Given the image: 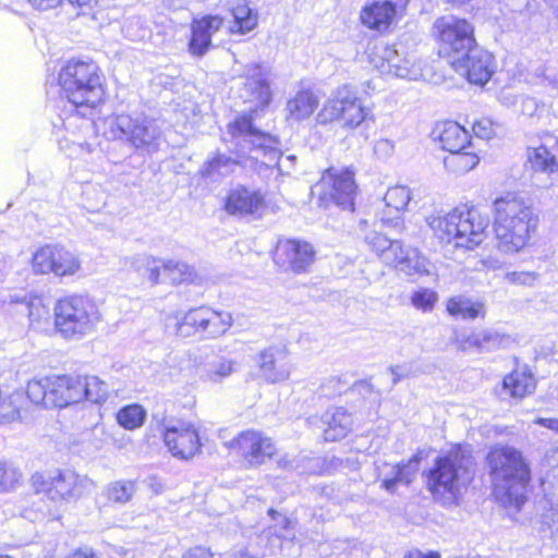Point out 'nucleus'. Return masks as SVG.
I'll use <instances>...</instances> for the list:
<instances>
[{
  "instance_id": "obj_54",
  "label": "nucleus",
  "mask_w": 558,
  "mask_h": 558,
  "mask_svg": "<svg viewBox=\"0 0 558 558\" xmlns=\"http://www.w3.org/2000/svg\"><path fill=\"white\" fill-rule=\"evenodd\" d=\"M60 145L62 149H68L70 157H83L84 155L92 154L94 150L93 146L88 143H76L73 141L69 147L63 146L62 143Z\"/></svg>"
},
{
  "instance_id": "obj_7",
  "label": "nucleus",
  "mask_w": 558,
  "mask_h": 558,
  "mask_svg": "<svg viewBox=\"0 0 558 558\" xmlns=\"http://www.w3.org/2000/svg\"><path fill=\"white\" fill-rule=\"evenodd\" d=\"M53 316L56 331L70 341L82 340L94 333L101 322L97 304L80 294L60 299L54 305Z\"/></svg>"
},
{
  "instance_id": "obj_30",
  "label": "nucleus",
  "mask_w": 558,
  "mask_h": 558,
  "mask_svg": "<svg viewBox=\"0 0 558 558\" xmlns=\"http://www.w3.org/2000/svg\"><path fill=\"white\" fill-rule=\"evenodd\" d=\"M509 338L496 330L484 329L471 333L462 342L463 350L476 349L480 351H493L504 347Z\"/></svg>"
},
{
  "instance_id": "obj_49",
  "label": "nucleus",
  "mask_w": 558,
  "mask_h": 558,
  "mask_svg": "<svg viewBox=\"0 0 558 558\" xmlns=\"http://www.w3.org/2000/svg\"><path fill=\"white\" fill-rule=\"evenodd\" d=\"M233 372L231 361L220 360L206 368L205 377L207 380L218 383L228 377Z\"/></svg>"
},
{
  "instance_id": "obj_60",
  "label": "nucleus",
  "mask_w": 558,
  "mask_h": 558,
  "mask_svg": "<svg viewBox=\"0 0 558 558\" xmlns=\"http://www.w3.org/2000/svg\"><path fill=\"white\" fill-rule=\"evenodd\" d=\"M268 514L274 519V520H278V523L281 525L282 529H287L290 524V521L287 517L280 514L279 512H277L276 510L274 509H269L268 510Z\"/></svg>"
},
{
  "instance_id": "obj_22",
  "label": "nucleus",
  "mask_w": 558,
  "mask_h": 558,
  "mask_svg": "<svg viewBox=\"0 0 558 558\" xmlns=\"http://www.w3.org/2000/svg\"><path fill=\"white\" fill-rule=\"evenodd\" d=\"M383 73L393 74L400 78L417 81L423 78L422 66L420 62H415L410 58L399 59V53L392 47H385L380 54Z\"/></svg>"
},
{
  "instance_id": "obj_39",
  "label": "nucleus",
  "mask_w": 558,
  "mask_h": 558,
  "mask_svg": "<svg viewBox=\"0 0 558 558\" xmlns=\"http://www.w3.org/2000/svg\"><path fill=\"white\" fill-rule=\"evenodd\" d=\"M276 210L277 206L259 192H254L250 196H246V222L250 221V217L252 219H260L276 213Z\"/></svg>"
},
{
  "instance_id": "obj_56",
  "label": "nucleus",
  "mask_w": 558,
  "mask_h": 558,
  "mask_svg": "<svg viewBox=\"0 0 558 558\" xmlns=\"http://www.w3.org/2000/svg\"><path fill=\"white\" fill-rule=\"evenodd\" d=\"M27 2L36 10L46 11L57 8L62 0H27Z\"/></svg>"
},
{
  "instance_id": "obj_9",
  "label": "nucleus",
  "mask_w": 558,
  "mask_h": 558,
  "mask_svg": "<svg viewBox=\"0 0 558 558\" xmlns=\"http://www.w3.org/2000/svg\"><path fill=\"white\" fill-rule=\"evenodd\" d=\"M312 194L317 197V204L320 207L327 208L336 205L343 209L353 210L356 194L354 173L349 169L329 168L312 187Z\"/></svg>"
},
{
  "instance_id": "obj_15",
  "label": "nucleus",
  "mask_w": 558,
  "mask_h": 558,
  "mask_svg": "<svg viewBox=\"0 0 558 558\" xmlns=\"http://www.w3.org/2000/svg\"><path fill=\"white\" fill-rule=\"evenodd\" d=\"M33 269L36 274H53L57 277H70L81 269L76 254L60 245H45L33 255Z\"/></svg>"
},
{
  "instance_id": "obj_28",
  "label": "nucleus",
  "mask_w": 558,
  "mask_h": 558,
  "mask_svg": "<svg viewBox=\"0 0 558 558\" xmlns=\"http://www.w3.org/2000/svg\"><path fill=\"white\" fill-rule=\"evenodd\" d=\"M439 141L442 149L448 153L470 149L472 147L469 132L453 121L444 122L440 126Z\"/></svg>"
},
{
  "instance_id": "obj_10",
  "label": "nucleus",
  "mask_w": 558,
  "mask_h": 558,
  "mask_svg": "<svg viewBox=\"0 0 558 558\" xmlns=\"http://www.w3.org/2000/svg\"><path fill=\"white\" fill-rule=\"evenodd\" d=\"M369 114V109L362 105L356 93L344 85L339 87L324 104L316 119L320 124L339 120L343 128L355 129L364 122Z\"/></svg>"
},
{
  "instance_id": "obj_31",
  "label": "nucleus",
  "mask_w": 558,
  "mask_h": 558,
  "mask_svg": "<svg viewBox=\"0 0 558 558\" xmlns=\"http://www.w3.org/2000/svg\"><path fill=\"white\" fill-rule=\"evenodd\" d=\"M535 389V379L531 373L515 369L502 380V392L515 399L531 395Z\"/></svg>"
},
{
  "instance_id": "obj_57",
  "label": "nucleus",
  "mask_w": 558,
  "mask_h": 558,
  "mask_svg": "<svg viewBox=\"0 0 558 558\" xmlns=\"http://www.w3.org/2000/svg\"><path fill=\"white\" fill-rule=\"evenodd\" d=\"M502 267L501 263L495 258L480 259L475 265V270H497Z\"/></svg>"
},
{
  "instance_id": "obj_48",
  "label": "nucleus",
  "mask_w": 558,
  "mask_h": 558,
  "mask_svg": "<svg viewBox=\"0 0 558 558\" xmlns=\"http://www.w3.org/2000/svg\"><path fill=\"white\" fill-rule=\"evenodd\" d=\"M438 301V294L427 288L415 291L411 296L412 305L423 312H430L436 302Z\"/></svg>"
},
{
  "instance_id": "obj_62",
  "label": "nucleus",
  "mask_w": 558,
  "mask_h": 558,
  "mask_svg": "<svg viewBox=\"0 0 558 558\" xmlns=\"http://www.w3.org/2000/svg\"><path fill=\"white\" fill-rule=\"evenodd\" d=\"M66 558H98L90 549H80Z\"/></svg>"
},
{
  "instance_id": "obj_23",
  "label": "nucleus",
  "mask_w": 558,
  "mask_h": 558,
  "mask_svg": "<svg viewBox=\"0 0 558 558\" xmlns=\"http://www.w3.org/2000/svg\"><path fill=\"white\" fill-rule=\"evenodd\" d=\"M134 128L131 146L146 153L156 151L161 138V130L157 122L144 113H137V123Z\"/></svg>"
},
{
  "instance_id": "obj_14",
  "label": "nucleus",
  "mask_w": 558,
  "mask_h": 558,
  "mask_svg": "<svg viewBox=\"0 0 558 558\" xmlns=\"http://www.w3.org/2000/svg\"><path fill=\"white\" fill-rule=\"evenodd\" d=\"M162 439L171 456L181 461H190L202 451L199 433L192 422L177 421L166 425Z\"/></svg>"
},
{
  "instance_id": "obj_46",
  "label": "nucleus",
  "mask_w": 558,
  "mask_h": 558,
  "mask_svg": "<svg viewBox=\"0 0 558 558\" xmlns=\"http://www.w3.org/2000/svg\"><path fill=\"white\" fill-rule=\"evenodd\" d=\"M22 472L12 463L0 462V492L14 489L21 482Z\"/></svg>"
},
{
  "instance_id": "obj_24",
  "label": "nucleus",
  "mask_w": 558,
  "mask_h": 558,
  "mask_svg": "<svg viewBox=\"0 0 558 558\" xmlns=\"http://www.w3.org/2000/svg\"><path fill=\"white\" fill-rule=\"evenodd\" d=\"M137 113L112 114L105 118L98 126L102 130L104 136L109 140H122L132 144L133 132L137 123Z\"/></svg>"
},
{
  "instance_id": "obj_5",
  "label": "nucleus",
  "mask_w": 558,
  "mask_h": 558,
  "mask_svg": "<svg viewBox=\"0 0 558 558\" xmlns=\"http://www.w3.org/2000/svg\"><path fill=\"white\" fill-rule=\"evenodd\" d=\"M426 221L442 242L473 250L485 238L488 222L475 208L458 207L445 216H429Z\"/></svg>"
},
{
  "instance_id": "obj_11",
  "label": "nucleus",
  "mask_w": 558,
  "mask_h": 558,
  "mask_svg": "<svg viewBox=\"0 0 558 558\" xmlns=\"http://www.w3.org/2000/svg\"><path fill=\"white\" fill-rule=\"evenodd\" d=\"M31 481L37 493H45L51 500H75L94 487L89 478L70 470L57 471L49 476L37 472Z\"/></svg>"
},
{
  "instance_id": "obj_25",
  "label": "nucleus",
  "mask_w": 558,
  "mask_h": 558,
  "mask_svg": "<svg viewBox=\"0 0 558 558\" xmlns=\"http://www.w3.org/2000/svg\"><path fill=\"white\" fill-rule=\"evenodd\" d=\"M411 199L410 191L405 186H393L390 187L384 197L386 207L396 211V216H389L384 213L380 218L383 226L401 231L403 229V221L400 217V213L408 206Z\"/></svg>"
},
{
  "instance_id": "obj_37",
  "label": "nucleus",
  "mask_w": 558,
  "mask_h": 558,
  "mask_svg": "<svg viewBox=\"0 0 558 558\" xmlns=\"http://www.w3.org/2000/svg\"><path fill=\"white\" fill-rule=\"evenodd\" d=\"M447 311L451 316L474 319L484 314V306L482 303L473 302L464 296H454L448 301Z\"/></svg>"
},
{
  "instance_id": "obj_32",
  "label": "nucleus",
  "mask_w": 558,
  "mask_h": 558,
  "mask_svg": "<svg viewBox=\"0 0 558 558\" xmlns=\"http://www.w3.org/2000/svg\"><path fill=\"white\" fill-rule=\"evenodd\" d=\"M418 462L420 459L417 457H413L407 462L393 465L391 468V474L383 480L381 487L393 493L397 484L409 485L418 470Z\"/></svg>"
},
{
  "instance_id": "obj_36",
  "label": "nucleus",
  "mask_w": 558,
  "mask_h": 558,
  "mask_svg": "<svg viewBox=\"0 0 558 558\" xmlns=\"http://www.w3.org/2000/svg\"><path fill=\"white\" fill-rule=\"evenodd\" d=\"M82 400L86 399L94 403L105 402L110 395L109 385L97 376L81 377Z\"/></svg>"
},
{
  "instance_id": "obj_16",
  "label": "nucleus",
  "mask_w": 558,
  "mask_h": 558,
  "mask_svg": "<svg viewBox=\"0 0 558 558\" xmlns=\"http://www.w3.org/2000/svg\"><path fill=\"white\" fill-rule=\"evenodd\" d=\"M429 0H386L374 2L365 7L361 12V21L368 28L378 32L386 31L392 23L397 14H401L409 7H414L420 13L426 10V3Z\"/></svg>"
},
{
  "instance_id": "obj_42",
  "label": "nucleus",
  "mask_w": 558,
  "mask_h": 558,
  "mask_svg": "<svg viewBox=\"0 0 558 558\" xmlns=\"http://www.w3.org/2000/svg\"><path fill=\"white\" fill-rule=\"evenodd\" d=\"M145 417L146 411L140 404L126 405L117 413V421L119 425L130 430L142 426Z\"/></svg>"
},
{
  "instance_id": "obj_50",
  "label": "nucleus",
  "mask_w": 558,
  "mask_h": 558,
  "mask_svg": "<svg viewBox=\"0 0 558 558\" xmlns=\"http://www.w3.org/2000/svg\"><path fill=\"white\" fill-rule=\"evenodd\" d=\"M244 430H233L232 428H222L219 430V438L225 447L230 451L240 450L242 447V438Z\"/></svg>"
},
{
  "instance_id": "obj_3",
  "label": "nucleus",
  "mask_w": 558,
  "mask_h": 558,
  "mask_svg": "<svg viewBox=\"0 0 558 558\" xmlns=\"http://www.w3.org/2000/svg\"><path fill=\"white\" fill-rule=\"evenodd\" d=\"M493 207L497 248L506 254L520 252L536 230L538 215L532 206L512 194L495 199Z\"/></svg>"
},
{
  "instance_id": "obj_21",
  "label": "nucleus",
  "mask_w": 558,
  "mask_h": 558,
  "mask_svg": "<svg viewBox=\"0 0 558 558\" xmlns=\"http://www.w3.org/2000/svg\"><path fill=\"white\" fill-rule=\"evenodd\" d=\"M219 15H205L194 19L191 23V39L189 51L196 57H203L211 47V37L222 26Z\"/></svg>"
},
{
  "instance_id": "obj_26",
  "label": "nucleus",
  "mask_w": 558,
  "mask_h": 558,
  "mask_svg": "<svg viewBox=\"0 0 558 558\" xmlns=\"http://www.w3.org/2000/svg\"><path fill=\"white\" fill-rule=\"evenodd\" d=\"M322 420L326 425L324 428V438L327 441H337L344 438L352 429L353 425L351 414L343 408L327 410Z\"/></svg>"
},
{
  "instance_id": "obj_41",
  "label": "nucleus",
  "mask_w": 558,
  "mask_h": 558,
  "mask_svg": "<svg viewBox=\"0 0 558 558\" xmlns=\"http://www.w3.org/2000/svg\"><path fill=\"white\" fill-rule=\"evenodd\" d=\"M222 138L228 145L229 150L241 157L244 148V117H238L233 122L229 123Z\"/></svg>"
},
{
  "instance_id": "obj_20",
  "label": "nucleus",
  "mask_w": 558,
  "mask_h": 558,
  "mask_svg": "<svg viewBox=\"0 0 558 558\" xmlns=\"http://www.w3.org/2000/svg\"><path fill=\"white\" fill-rule=\"evenodd\" d=\"M82 388L81 376H49L48 407L65 408L82 401Z\"/></svg>"
},
{
  "instance_id": "obj_58",
  "label": "nucleus",
  "mask_w": 558,
  "mask_h": 558,
  "mask_svg": "<svg viewBox=\"0 0 558 558\" xmlns=\"http://www.w3.org/2000/svg\"><path fill=\"white\" fill-rule=\"evenodd\" d=\"M182 558H213V554L205 547L196 546L184 553Z\"/></svg>"
},
{
  "instance_id": "obj_43",
  "label": "nucleus",
  "mask_w": 558,
  "mask_h": 558,
  "mask_svg": "<svg viewBox=\"0 0 558 558\" xmlns=\"http://www.w3.org/2000/svg\"><path fill=\"white\" fill-rule=\"evenodd\" d=\"M162 270L173 283L193 281L194 268L183 262L168 259L162 264Z\"/></svg>"
},
{
  "instance_id": "obj_38",
  "label": "nucleus",
  "mask_w": 558,
  "mask_h": 558,
  "mask_svg": "<svg viewBox=\"0 0 558 558\" xmlns=\"http://www.w3.org/2000/svg\"><path fill=\"white\" fill-rule=\"evenodd\" d=\"M166 260L150 255H137L132 262L133 268L143 277H146L153 284L160 280L162 264Z\"/></svg>"
},
{
  "instance_id": "obj_27",
  "label": "nucleus",
  "mask_w": 558,
  "mask_h": 558,
  "mask_svg": "<svg viewBox=\"0 0 558 558\" xmlns=\"http://www.w3.org/2000/svg\"><path fill=\"white\" fill-rule=\"evenodd\" d=\"M276 452L275 444L260 432H246V464L257 466L265 463Z\"/></svg>"
},
{
  "instance_id": "obj_40",
  "label": "nucleus",
  "mask_w": 558,
  "mask_h": 558,
  "mask_svg": "<svg viewBox=\"0 0 558 558\" xmlns=\"http://www.w3.org/2000/svg\"><path fill=\"white\" fill-rule=\"evenodd\" d=\"M529 160L536 171L554 173L558 171V161L556 156L544 145L532 150Z\"/></svg>"
},
{
  "instance_id": "obj_18",
  "label": "nucleus",
  "mask_w": 558,
  "mask_h": 558,
  "mask_svg": "<svg viewBox=\"0 0 558 558\" xmlns=\"http://www.w3.org/2000/svg\"><path fill=\"white\" fill-rule=\"evenodd\" d=\"M256 376L267 383L276 384L290 377L292 364L286 350L270 347L254 357Z\"/></svg>"
},
{
  "instance_id": "obj_55",
  "label": "nucleus",
  "mask_w": 558,
  "mask_h": 558,
  "mask_svg": "<svg viewBox=\"0 0 558 558\" xmlns=\"http://www.w3.org/2000/svg\"><path fill=\"white\" fill-rule=\"evenodd\" d=\"M395 150V143L388 138H380L375 143L374 151L380 157H388Z\"/></svg>"
},
{
  "instance_id": "obj_52",
  "label": "nucleus",
  "mask_w": 558,
  "mask_h": 558,
  "mask_svg": "<svg viewBox=\"0 0 558 558\" xmlns=\"http://www.w3.org/2000/svg\"><path fill=\"white\" fill-rule=\"evenodd\" d=\"M505 279L514 284L533 286L537 279L536 272L531 271H509Z\"/></svg>"
},
{
  "instance_id": "obj_64",
  "label": "nucleus",
  "mask_w": 558,
  "mask_h": 558,
  "mask_svg": "<svg viewBox=\"0 0 558 558\" xmlns=\"http://www.w3.org/2000/svg\"><path fill=\"white\" fill-rule=\"evenodd\" d=\"M389 371L392 375V385L396 386L404 375L401 373L400 366H391Z\"/></svg>"
},
{
  "instance_id": "obj_1",
  "label": "nucleus",
  "mask_w": 558,
  "mask_h": 558,
  "mask_svg": "<svg viewBox=\"0 0 558 558\" xmlns=\"http://www.w3.org/2000/svg\"><path fill=\"white\" fill-rule=\"evenodd\" d=\"M272 73L268 64L256 63L246 73V161L258 172L279 167L281 153L278 141L268 132L256 129L252 120L259 117L271 102Z\"/></svg>"
},
{
  "instance_id": "obj_19",
  "label": "nucleus",
  "mask_w": 558,
  "mask_h": 558,
  "mask_svg": "<svg viewBox=\"0 0 558 558\" xmlns=\"http://www.w3.org/2000/svg\"><path fill=\"white\" fill-rule=\"evenodd\" d=\"M385 264L409 277L429 275L432 266L417 248L404 247L401 242L386 253Z\"/></svg>"
},
{
  "instance_id": "obj_47",
  "label": "nucleus",
  "mask_w": 558,
  "mask_h": 558,
  "mask_svg": "<svg viewBox=\"0 0 558 558\" xmlns=\"http://www.w3.org/2000/svg\"><path fill=\"white\" fill-rule=\"evenodd\" d=\"M366 243L381 257L385 263L386 253L392 251L396 244H400L398 240H390L380 232L373 231L365 236Z\"/></svg>"
},
{
  "instance_id": "obj_63",
  "label": "nucleus",
  "mask_w": 558,
  "mask_h": 558,
  "mask_svg": "<svg viewBox=\"0 0 558 558\" xmlns=\"http://www.w3.org/2000/svg\"><path fill=\"white\" fill-rule=\"evenodd\" d=\"M403 558H440L437 553L423 554L418 550L410 551Z\"/></svg>"
},
{
  "instance_id": "obj_45",
  "label": "nucleus",
  "mask_w": 558,
  "mask_h": 558,
  "mask_svg": "<svg viewBox=\"0 0 558 558\" xmlns=\"http://www.w3.org/2000/svg\"><path fill=\"white\" fill-rule=\"evenodd\" d=\"M135 493V483L132 481H117L108 485L106 495L110 501L128 502Z\"/></svg>"
},
{
  "instance_id": "obj_33",
  "label": "nucleus",
  "mask_w": 558,
  "mask_h": 558,
  "mask_svg": "<svg viewBox=\"0 0 558 558\" xmlns=\"http://www.w3.org/2000/svg\"><path fill=\"white\" fill-rule=\"evenodd\" d=\"M239 163L236 159L218 154L203 166L201 173L205 179L217 182L232 173Z\"/></svg>"
},
{
  "instance_id": "obj_4",
  "label": "nucleus",
  "mask_w": 558,
  "mask_h": 558,
  "mask_svg": "<svg viewBox=\"0 0 558 558\" xmlns=\"http://www.w3.org/2000/svg\"><path fill=\"white\" fill-rule=\"evenodd\" d=\"M59 85L63 96L73 107L75 114L68 117L63 124L68 129L72 120L88 117L104 99L98 66L94 62L70 60L59 73Z\"/></svg>"
},
{
  "instance_id": "obj_8",
  "label": "nucleus",
  "mask_w": 558,
  "mask_h": 558,
  "mask_svg": "<svg viewBox=\"0 0 558 558\" xmlns=\"http://www.w3.org/2000/svg\"><path fill=\"white\" fill-rule=\"evenodd\" d=\"M175 320V332L184 338L198 336L203 339H216L232 325L230 313L208 306L191 308L183 315L178 314Z\"/></svg>"
},
{
  "instance_id": "obj_34",
  "label": "nucleus",
  "mask_w": 558,
  "mask_h": 558,
  "mask_svg": "<svg viewBox=\"0 0 558 558\" xmlns=\"http://www.w3.org/2000/svg\"><path fill=\"white\" fill-rule=\"evenodd\" d=\"M480 162L478 156L470 149L450 151L444 158L445 168L454 174H464Z\"/></svg>"
},
{
  "instance_id": "obj_17",
  "label": "nucleus",
  "mask_w": 558,
  "mask_h": 558,
  "mask_svg": "<svg viewBox=\"0 0 558 558\" xmlns=\"http://www.w3.org/2000/svg\"><path fill=\"white\" fill-rule=\"evenodd\" d=\"M493 62V56L476 44L462 56L454 58V61L450 64L458 74L464 76L471 84L484 85L494 72Z\"/></svg>"
},
{
  "instance_id": "obj_29",
  "label": "nucleus",
  "mask_w": 558,
  "mask_h": 558,
  "mask_svg": "<svg viewBox=\"0 0 558 558\" xmlns=\"http://www.w3.org/2000/svg\"><path fill=\"white\" fill-rule=\"evenodd\" d=\"M319 105L318 97L311 90H300L287 102L288 118L294 121L308 119Z\"/></svg>"
},
{
  "instance_id": "obj_2",
  "label": "nucleus",
  "mask_w": 558,
  "mask_h": 558,
  "mask_svg": "<svg viewBox=\"0 0 558 558\" xmlns=\"http://www.w3.org/2000/svg\"><path fill=\"white\" fill-rule=\"evenodd\" d=\"M496 499L505 507L520 510L525 502L531 470L521 451L510 446H496L486 457Z\"/></svg>"
},
{
  "instance_id": "obj_44",
  "label": "nucleus",
  "mask_w": 558,
  "mask_h": 558,
  "mask_svg": "<svg viewBox=\"0 0 558 558\" xmlns=\"http://www.w3.org/2000/svg\"><path fill=\"white\" fill-rule=\"evenodd\" d=\"M49 376L34 377L27 383L26 395L35 404L48 407Z\"/></svg>"
},
{
  "instance_id": "obj_53",
  "label": "nucleus",
  "mask_w": 558,
  "mask_h": 558,
  "mask_svg": "<svg viewBox=\"0 0 558 558\" xmlns=\"http://www.w3.org/2000/svg\"><path fill=\"white\" fill-rule=\"evenodd\" d=\"M473 132L480 138H490L494 135L493 122L482 119L473 124Z\"/></svg>"
},
{
  "instance_id": "obj_13",
  "label": "nucleus",
  "mask_w": 558,
  "mask_h": 558,
  "mask_svg": "<svg viewBox=\"0 0 558 558\" xmlns=\"http://www.w3.org/2000/svg\"><path fill=\"white\" fill-rule=\"evenodd\" d=\"M272 259L283 271L306 274L315 263L316 251L307 241L280 239L275 247Z\"/></svg>"
},
{
  "instance_id": "obj_12",
  "label": "nucleus",
  "mask_w": 558,
  "mask_h": 558,
  "mask_svg": "<svg viewBox=\"0 0 558 558\" xmlns=\"http://www.w3.org/2000/svg\"><path fill=\"white\" fill-rule=\"evenodd\" d=\"M434 29L440 41V52L450 63L476 45L474 28L464 19L453 15L441 16L435 21Z\"/></svg>"
},
{
  "instance_id": "obj_59",
  "label": "nucleus",
  "mask_w": 558,
  "mask_h": 558,
  "mask_svg": "<svg viewBox=\"0 0 558 558\" xmlns=\"http://www.w3.org/2000/svg\"><path fill=\"white\" fill-rule=\"evenodd\" d=\"M258 16L257 12L252 9H246V33L257 26Z\"/></svg>"
},
{
  "instance_id": "obj_6",
  "label": "nucleus",
  "mask_w": 558,
  "mask_h": 558,
  "mask_svg": "<svg viewBox=\"0 0 558 558\" xmlns=\"http://www.w3.org/2000/svg\"><path fill=\"white\" fill-rule=\"evenodd\" d=\"M474 459L461 447L438 457L427 474V487L435 497L454 499L474 476Z\"/></svg>"
},
{
  "instance_id": "obj_35",
  "label": "nucleus",
  "mask_w": 558,
  "mask_h": 558,
  "mask_svg": "<svg viewBox=\"0 0 558 558\" xmlns=\"http://www.w3.org/2000/svg\"><path fill=\"white\" fill-rule=\"evenodd\" d=\"M28 313L29 326L39 332L47 331L50 327V312L39 298L25 302Z\"/></svg>"
},
{
  "instance_id": "obj_61",
  "label": "nucleus",
  "mask_w": 558,
  "mask_h": 558,
  "mask_svg": "<svg viewBox=\"0 0 558 558\" xmlns=\"http://www.w3.org/2000/svg\"><path fill=\"white\" fill-rule=\"evenodd\" d=\"M537 424L558 433V418H538Z\"/></svg>"
},
{
  "instance_id": "obj_51",
  "label": "nucleus",
  "mask_w": 558,
  "mask_h": 558,
  "mask_svg": "<svg viewBox=\"0 0 558 558\" xmlns=\"http://www.w3.org/2000/svg\"><path fill=\"white\" fill-rule=\"evenodd\" d=\"M225 208L230 215H242L244 211V189H236L230 192Z\"/></svg>"
}]
</instances>
